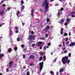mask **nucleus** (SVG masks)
Returning <instances> with one entry per match:
<instances>
[{"label": "nucleus", "instance_id": "1", "mask_svg": "<svg viewBox=\"0 0 75 75\" xmlns=\"http://www.w3.org/2000/svg\"><path fill=\"white\" fill-rule=\"evenodd\" d=\"M47 1L48 0H45L43 2V4H42V7H44L45 6V11H44V13H45V14H47V13L49 10L48 4H49V3L47 2Z\"/></svg>", "mask_w": 75, "mask_h": 75}, {"label": "nucleus", "instance_id": "2", "mask_svg": "<svg viewBox=\"0 0 75 75\" xmlns=\"http://www.w3.org/2000/svg\"><path fill=\"white\" fill-rule=\"evenodd\" d=\"M62 61L63 64H66V63L67 62L68 64L70 62V60H68V56H66L63 57L62 59Z\"/></svg>", "mask_w": 75, "mask_h": 75}, {"label": "nucleus", "instance_id": "3", "mask_svg": "<svg viewBox=\"0 0 75 75\" xmlns=\"http://www.w3.org/2000/svg\"><path fill=\"white\" fill-rule=\"evenodd\" d=\"M64 10V8H61V10H60L58 11V13L57 14V17H58V18H59L60 17V16H61V15L62 14V11Z\"/></svg>", "mask_w": 75, "mask_h": 75}, {"label": "nucleus", "instance_id": "4", "mask_svg": "<svg viewBox=\"0 0 75 75\" xmlns=\"http://www.w3.org/2000/svg\"><path fill=\"white\" fill-rule=\"evenodd\" d=\"M39 65L40 66V71L42 70V68H43V66H44V63L43 62H40L39 64Z\"/></svg>", "mask_w": 75, "mask_h": 75}, {"label": "nucleus", "instance_id": "5", "mask_svg": "<svg viewBox=\"0 0 75 75\" xmlns=\"http://www.w3.org/2000/svg\"><path fill=\"white\" fill-rule=\"evenodd\" d=\"M34 38H35V36L32 35H30L28 39L29 40V39L30 38V40H34Z\"/></svg>", "mask_w": 75, "mask_h": 75}, {"label": "nucleus", "instance_id": "6", "mask_svg": "<svg viewBox=\"0 0 75 75\" xmlns=\"http://www.w3.org/2000/svg\"><path fill=\"white\" fill-rule=\"evenodd\" d=\"M13 61H11L9 62V66L10 68H11L12 66H13Z\"/></svg>", "mask_w": 75, "mask_h": 75}, {"label": "nucleus", "instance_id": "7", "mask_svg": "<svg viewBox=\"0 0 75 75\" xmlns=\"http://www.w3.org/2000/svg\"><path fill=\"white\" fill-rule=\"evenodd\" d=\"M65 70V69H64V68L63 67H62L60 69L59 71V72L60 73H61V72H64V71Z\"/></svg>", "mask_w": 75, "mask_h": 75}, {"label": "nucleus", "instance_id": "8", "mask_svg": "<svg viewBox=\"0 0 75 75\" xmlns=\"http://www.w3.org/2000/svg\"><path fill=\"white\" fill-rule=\"evenodd\" d=\"M75 42H72L69 44L70 47H72V46L74 47V46H75Z\"/></svg>", "mask_w": 75, "mask_h": 75}, {"label": "nucleus", "instance_id": "9", "mask_svg": "<svg viewBox=\"0 0 75 75\" xmlns=\"http://www.w3.org/2000/svg\"><path fill=\"white\" fill-rule=\"evenodd\" d=\"M42 44V42H37V44H36V45H41Z\"/></svg>", "mask_w": 75, "mask_h": 75}, {"label": "nucleus", "instance_id": "10", "mask_svg": "<svg viewBox=\"0 0 75 75\" xmlns=\"http://www.w3.org/2000/svg\"><path fill=\"white\" fill-rule=\"evenodd\" d=\"M64 19H62L60 20L59 23H60L61 24H62L64 23Z\"/></svg>", "mask_w": 75, "mask_h": 75}, {"label": "nucleus", "instance_id": "11", "mask_svg": "<svg viewBox=\"0 0 75 75\" xmlns=\"http://www.w3.org/2000/svg\"><path fill=\"white\" fill-rule=\"evenodd\" d=\"M34 56H33L32 55H31L29 57V59H34V58L33 57H34Z\"/></svg>", "mask_w": 75, "mask_h": 75}, {"label": "nucleus", "instance_id": "12", "mask_svg": "<svg viewBox=\"0 0 75 75\" xmlns=\"http://www.w3.org/2000/svg\"><path fill=\"white\" fill-rule=\"evenodd\" d=\"M66 20H67V23L68 24H69V21H71V20L69 18H67L66 19Z\"/></svg>", "mask_w": 75, "mask_h": 75}, {"label": "nucleus", "instance_id": "13", "mask_svg": "<svg viewBox=\"0 0 75 75\" xmlns=\"http://www.w3.org/2000/svg\"><path fill=\"white\" fill-rule=\"evenodd\" d=\"M34 9H32V13L31 14V15L32 17H33V14H34Z\"/></svg>", "mask_w": 75, "mask_h": 75}, {"label": "nucleus", "instance_id": "14", "mask_svg": "<svg viewBox=\"0 0 75 75\" xmlns=\"http://www.w3.org/2000/svg\"><path fill=\"white\" fill-rule=\"evenodd\" d=\"M63 32H64V29H63V28H62L61 29V31L60 32L61 34H62V35L63 34Z\"/></svg>", "mask_w": 75, "mask_h": 75}, {"label": "nucleus", "instance_id": "15", "mask_svg": "<svg viewBox=\"0 0 75 75\" xmlns=\"http://www.w3.org/2000/svg\"><path fill=\"white\" fill-rule=\"evenodd\" d=\"M20 12L18 11L17 13V16L18 17H20Z\"/></svg>", "mask_w": 75, "mask_h": 75}, {"label": "nucleus", "instance_id": "16", "mask_svg": "<svg viewBox=\"0 0 75 75\" xmlns=\"http://www.w3.org/2000/svg\"><path fill=\"white\" fill-rule=\"evenodd\" d=\"M12 51V49L11 48H9L8 49V52H11Z\"/></svg>", "mask_w": 75, "mask_h": 75}, {"label": "nucleus", "instance_id": "17", "mask_svg": "<svg viewBox=\"0 0 75 75\" xmlns=\"http://www.w3.org/2000/svg\"><path fill=\"white\" fill-rule=\"evenodd\" d=\"M66 44L67 46L70 47V46L69 45V41H68Z\"/></svg>", "mask_w": 75, "mask_h": 75}, {"label": "nucleus", "instance_id": "18", "mask_svg": "<svg viewBox=\"0 0 75 75\" xmlns=\"http://www.w3.org/2000/svg\"><path fill=\"white\" fill-rule=\"evenodd\" d=\"M24 6H22L21 7V11H23V10H24Z\"/></svg>", "mask_w": 75, "mask_h": 75}, {"label": "nucleus", "instance_id": "19", "mask_svg": "<svg viewBox=\"0 0 75 75\" xmlns=\"http://www.w3.org/2000/svg\"><path fill=\"white\" fill-rule=\"evenodd\" d=\"M42 57H40L39 58V61H42Z\"/></svg>", "mask_w": 75, "mask_h": 75}, {"label": "nucleus", "instance_id": "20", "mask_svg": "<svg viewBox=\"0 0 75 75\" xmlns=\"http://www.w3.org/2000/svg\"><path fill=\"white\" fill-rule=\"evenodd\" d=\"M40 40H45V37H42L40 38Z\"/></svg>", "mask_w": 75, "mask_h": 75}, {"label": "nucleus", "instance_id": "21", "mask_svg": "<svg viewBox=\"0 0 75 75\" xmlns=\"http://www.w3.org/2000/svg\"><path fill=\"white\" fill-rule=\"evenodd\" d=\"M3 13H4V11L3 10L2 11H1L0 12V15H2V14H3Z\"/></svg>", "mask_w": 75, "mask_h": 75}, {"label": "nucleus", "instance_id": "22", "mask_svg": "<svg viewBox=\"0 0 75 75\" xmlns=\"http://www.w3.org/2000/svg\"><path fill=\"white\" fill-rule=\"evenodd\" d=\"M15 29L17 30H19V28H18L17 26L15 27Z\"/></svg>", "mask_w": 75, "mask_h": 75}, {"label": "nucleus", "instance_id": "23", "mask_svg": "<svg viewBox=\"0 0 75 75\" xmlns=\"http://www.w3.org/2000/svg\"><path fill=\"white\" fill-rule=\"evenodd\" d=\"M71 53H69L68 56L69 57H71Z\"/></svg>", "mask_w": 75, "mask_h": 75}, {"label": "nucleus", "instance_id": "24", "mask_svg": "<svg viewBox=\"0 0 75 75\" xmlns=\"http://www.w3.org/2000/svg\"><path fill=\"white\" fill-rule=\"evenodd\" d=\"M4 54H1L0 55V56L2 57H4Z\"/></svg>", "mask_w": 75, "mask_h": 75}, {"label": "nucleus", "instance_id": "25", "mask_svg": "<svg viewBox=\"0 0 75 75\" xmlns=\"http://www.w3.org/2000/svg\"><path fill=\"white\" fill-rule=\"evenodd\" d=\"M47 30H49V29H50V26H48L47 27Z\"/></svg>", "mask_w": 75, "mask_h": 75}, {"label": "nucleus", "instance_id": "26", "mask_svg": "<svg viewBox=\"0 0 75 75\" xmlns=\"http://www.w3.org/2000/svg\"><path fill=\"white\" fill-rule=\"evenodd\" d=\"M39 54H40V55H42V54H43V52H39Z\"/></svg>", "mask_w": 75, "mask_h": 75}, {"label": "nucleus", "instance_id": "27", "mask_svg": "<svg viewBox=\"0 0 75 75\" xmlns=\"http://www.w3.org/2000/svg\"><path fill=\"white\" fill-rule=\"evenodd\" d=\"M30 66H33V65H34V64L33 63H30Z\"/></svg>", "mask_w": 75, "mask_h": 75}, {"label": "nucleus", "instance_id": "28", "mask_svg": "<svg viewBox=\"0 0 75 75\" xmlns=\"http://www.w3.org/2000/svg\"><path fill=\"white\" fill-rule=\"evenodd\" d=\"M2 7H6V4H2Z\"/></svg>", "mask_w": 75, "mask_h": 75}, {"label": "nucleus", "instance_id": "29", "mask_svg": "<svg viewBox=\"0 0 75 75\" xmlns=\"http://www.w3.org/2000/svg\"><path fill=\"white\" fill-rule=\"evenodd\" d=\"M18 49L17 47H15V48H14V50H15V51H16V50H17Z\"/></svg>", "mask_w": 75, "mask_h": 75}, {"label": "nucleus", "instance_id": "30", "mask_svg": "<svg viewBox=\"0 0 75 75\" xmlns=\"http://www.w3.org/2000/svg\"><path fill=\"white\" fill-rule=\"evenodd\" d=\"M27 75H30V72L29 71H28L26 73Z\"/></svg>", "mask_w": 75, "mask_h": 75}, {"label": "nucleus", "instance_id": "31", "mask_svg": "<svg viewBox=\"0 0 75 75\" xmlns=\"http://www.w3.org/2000/svg\"><path fill=\"white\" fill-rule=\"evenodd\" d=\"M64 36H67V35H68V34L67 33H64Z\"/></svg>", "mask_w": 75, "mask_h": 75}, {"label": "nucleus", "instance_id": "32", "mask_svg": "<svg viewBox=\"0 0 75 75\" xmlns=\"http://www.w3.org/2000/svg\"><path fill=\"white\" fill-rule=\"evenodd\" d=\"M46 21L47 23H48L50 21V20H49V19L48 18H47L46 20Z\"/></svg>", "mask_w": 75, "mask_h": 75}, {"label": "nucleus", "instance_id": "33", "mask_svg": "<svg viewBox=\"0 0 75 75\" xmlns=\"http://www.w3.org/2000/svg\"><path fill=\"white\" fill-rule=\"evenodd\" d=\"M62 42H63V46L65 47V42H64V41H62Z\"/></svg>", "mask_w": 75, "mask_h": 75}, {"label": "nucleus", "instance_id": "34", "mask_svg": "<svg viewBox=\"0 0 75 75\" xmlns=\"http://www.w3.org/2000/svg\"><path fill=\"white\" fill-rule=\"evenodd\" d=\"M50 45H51V43L50 42H49L47 43L48 46H50Z\"/></svg>", "mask_w": 75, "mask_h": 75}, {"label": "nucleus", "instance_id": "35", "mask_svg": "<svg viewBox=\"0 0 75 75\" xmlns=\"http://www.w3.org/2000/svg\"><path fill=\"white\" fill-rule=\"evenodd\" d=\"M50 73L52 75V74H54V72L52 71H50Z\"/></svg>", "mask_w": 75, "mask_h": 75}, {"label": "nucleus", "instance_id": "36", "mask_svg": "<svg viewBox=\"0 0 75 75\" xmlns=\"http://www.w3.org/2000/svg\"><path fill=\"white\" fill-rule=\"evenodd\" d=\"M67 52L68 51H67V50H65L64 51V54H66V53H67Z\"/></svg>", "mask_w": 75, "mask_h": 75}, {"label": "nucleus", "instance_id": "37", "mask_svg": "<svg viewBox=\"0 0 75 75\" xmlns=\"http://www.w3.org/2000/svg\"><path fill=\"white\" fill-rule=\"evenodd\" d=\"M68 23H65L64 25H68Z\"/></svg>", "mask_w": 75, "mask_h": 75}, {"label": "nucleus", "instance_id": "38", "mask_svg": "<svg viewBox=\"0 0 75 75\" xmlns=\"http://www.w3.org/2000/svg\"><path fill=\"white\" fill-rule=\"evenodd\" d=\"M48 34H46L45 36V37L46 38L48 37Z\"/></svg>", "mask_w": 75, "mask_h": 75}, {"label": "nucleus", "instance_id": "39", "mask_svg": "<svg viewBox=\"0 0 75 75\" xmlns=\"http://www.w3.org/2000/svg\"><path fill=\"white\" fill-rule=\"evenodd\" d=\"M43 59H46V57H45V55L43 56Z\"/></svg>", "mask_w": 75, "mask_h": 75}, {"label": "nucleus", "instance_id": "40", "mask_svg": "<svg viewBox=\"0 0 75 75\" xmlns=\"http://www.w3.org/2000/svg\"><path fill=\"white\" fill-rule=\"evenodd\" d=\"M48 29L47 28L45 29V32H48Z\"/></svg>", "mask_w": 75, "mask_h": 75}, {"label": "nucleus", "instance_id": "41", "mask_svg": "<svg viewBox=\"0 0 75 75\" xmlns=\"http://www.w3.org/2000/svg\"><path fill=\"white\" fill-rule=\"evenodd\" d=\"M68 40V38H66L65 39V41H67Z\"/></svg>", "mask_w": 75, "mask_h": 75}, {"label": "nucleus", "instance_id": "42", "mask_svg": "<svg viewBox=\"0 0 75 75\" xmlns=\"http://www.w3.org/2000/svg\"><path fill=\"white\" fill-rule=\"evenodd\" d=\"M47 48L46 46H45L44 47V49L45 50H47V48Z\"/></svg>", "mask_w": 75, "mask_h": 75}, {"label": "nucleus", "instance_id": "43", "mask_svg": "<svg viewBox=\"0 0 75 75\" xmlns=\"http://www.w3.org/2000/svg\"><path fill=\"white\" fill-rule=\"evenodd\" d=\"M21 47L22 48H24V45H21Z\"/></svg>", "mask_w": 75, "mask_h": 75}, {"label": "nucleus", "instance_id": "44", "mask_svg": "<svg viewBox=\"0 0 75 75\" xmlns=\"http://www.w3.org/2000/svg\"><path fill=\"white\" fill-rule=\"evenodd\" d=\"M8 68H7L6 69V72H8Z\"/></svg>", "mask_w": 75, "mask_h": 75}, {"label": "nucleus", "instance_id": "45", "mask_svg": "<svg viewBox=\"0 0 75 75\" xmlns=\"http://www.w3.org/2000/svg\"><path fill=\"white\" fill-rule=\"evenodd\" d=\"M22 55L23 56V58H25V54H23Z\"/></svg>", "mask_w": 75, "mask_h": 75}, {"label": "nucleus", "instance_id": "46", "mask_svg": "<svg viewBox=\"0 0 75 75\" xmlns=\"http://www.w3.org/2000/svg\"><path fill=\"white\" fill-rule=\"evenodd\" d=\"M10 10V8H8L7 9V11H9Z\"/></svg>", "mask_w": 75, "mask_h": 75}, {"label": "nucleus", "instance_id": "47", "mask_svg": "<svg viewBox=\"0 0 75 75\" xmlns=\"http://www.w3.org/2000/svg\"><path fill=\"white\" fill-rule=\"evenodd\" d=\"M40 11H42L43 12V11H43V10H42V9H40Z\"/></svg>", "mask_w": 75, "mask_h": 75}, {"label": "nucleus", "instance_id": "48", "mask_svg": "<svg viewBox=\"0 0 75 75\" xmlns=\"http://www.w3.org/2000/svg\"><path fill=\"white\" fill-rule=\"evenodd\" d=\"M21 3L22 4H24V1H21Z\"/></svg>", "mask_w": 75, "mask_h": 75}, {"label": "nucleus", "instance_id": "49", "mask_svg": "<svg viewBox=\"0 0 75 75\" xmlns=\"http://www.w3.org/2000/svg\"><path fill=\"white\" fill-rule=\"evenodd\" d=\"M40 50H41L42 48V46H41L40 47Z\"/></svg>", "mask_w": 75, "mask_h": 75}, {"label": "nucleus", "instance_id": "50", "mask_svg": "<svg viewBox=\"0 0 75 75\" xmlns=\"http://www.w3.org/2000/svg\"><path fill=\"white\" fill-rule=\"evenodd\" d=\"M56 59H57V58H56V59L53 60L54 62H56Z\"/></svg>", "mask_w": 75, "mask_h": 75}, {"label": "nucleus", "instance_id": "51", "mask_svg": "<svg viewBox=\"0 0 75 75\" xmlns=\"http://www.w3.org/2000/svg\"><path fill=\"white\" fill-rule=\"evenodd\" d=\"M34 32L33 31H32L31 32V34H34Z\"/></svg>", "mask_w": 75, "mask_h": 75}, {"label": "nucleus", "instance_id": "52", "mask_svg": "<svg viewBox=\"0 0 75 75\" xmlns=\"http://www.w3.org/2000/svg\"><path fill=\"white\" fill-rule=\"evenodd\" d=\"M17 40L18 41H20V38H17Z\"/></svg>", "mask_w": 75, "mask_h": 75}, {"label": "nucleus", "instance_id": "53", "mask_svg": "<svg viewBox=\"0 0 75 75\" xmlns=\"http://www.w3.org/2000/svg\"><path fill=\"white\" fill-rule=\"evenodd\" d=\"M21 22H22V23L23 25H24V24H25V23H23V21H22Z\"/></svg>", "mask_w": 75, "mask_h": 75}, {"label": "nucleus", "instance_id": "54", "mask_svg": "<svg viewBox=\"0 0 75 75\" xmlns=\"http://www.w3.org/2000/svg\"><path fill=\"white\" fill-rule=\"evenodd\" d=\"M4 2V1H2L1 2L0 4H2V3H3Z\"/></svg>", "mask_w": 75, "mask_h": 75}, {"label": "nucleus", "instance_id": "55", "mask_svg": "<svg viewBox=\"0 0 75 75\" xmlns=\"http://www.w3.org/2000/svg\"><path fill=\"white\" fill-rule=\"evenodd\" d=\"M15 32H16V33H18V31L16 30L15 31Z\"/></svg>", "mask_w": 75, "mask_h": 75}, {"label": "nucleus", "instance_id": "56", "mask_svg": "<svg viewBox=\"0 0 75 75\" xmlns=\"http://www.w3.org/2000/svg\"><path fill=\"white\" fill-rule=\"evenodd\" d=\"M24 51H27V49L26 48L25 49H24Z\"/></svg>", "mask_w": 75, "mask_h": 75}, {"label": "nucleus", "instance_id": "57", "mask_svg": "<svg viewBox=\"0 0 75 75\" xmlns=\"http://www.w3.org/2000/svg\"><path fill=\"white\" fill-rule=\"evenodd\" d=\"M32 47H35V44H33L32 45Z\"/></svg>", "mask_w": 75, "mask_h": 75}, {"label": "nucleus", "instance_id": "58", "mask_svg": "<svg viewBox=\"0 0 75 75\" xmlns=\"http://www.w3.org/2000/svg\"><path fill=\"white\" fill-rule=\"evenodd\" d=\"M71 35V32L69 33V36H70V35Z\"/></svg>", "mask_w": 75, "mask_h": 75}, {"label": "nucleus", "instance_id": "59", "mask_svg": "<svg viewBox=\"0 0 75 75\" xmlns=\"http://www.w3.org/2000/svg\"><path fill=\"white\" fill-rule=\"evenodd\" d=\"M65 49H66V48L65 47H64V48H63V50H65Z\"/></svg>", "mask_w": 75, "mask_h": 75}, {"label": "nucleus", "instance_id": "60", "mask_svg": "<svg viewBox=\"0 0 75 75\" xmlns=\"http://www.w3.org/2000/svg\"><path fill=\"white\" fill-rule=\"evenodd\" d=\"M65 75H69V74H68V73H65Z\"/></svg>", "mask_w": 75, "mask_h": 75}, {"label": "nucleus", "instance_id": "61", "mask_svg": "<svg viewBox=\"0 0 75 75\" xmlns=\"http://www.w3.org/2000/svg\"><path fill=\"white\" fill-rule=\"evenodd\" d=\"M59 65L61 64V62H59Z\"/></svg>", "mask_w": 75, "mask_h": 75}, {"label": "nucleus", "instance_id": "62", "mask_svg": "<svg viewBox=\"0 0 75 75\" xmlns=\"http://www.w3.org/2000/svg\"><path fill=\"white\" fill-rule=\"evenodd\" d=\"M54 0H51L50 2H52V1H54Z\"/></svg>", "mask_w": 75, "mask_h": 75}, {"label": "nucleus", "instance_id": "63", "mask_svg": "<svg viewBox=\"0 0 75 75\" xmlns=\"http://www.w3.org/2000/svg\"><path fill=\"white\" fill-rule=\"evenodd\" d=\"M58 74H59L58 72H57V75H58Z\"/></svg>", "mask_w": 75, "mask_h": 75}, {"label": "nucleus", "instance_id": "64", "mask_svg": "<svg viewBox=\"0 0 75 75\" xmlns=\"http://www.w3.org/2000/svg\"><path fill=\"white\" fill-rule=\"evenodd\" d=\"M23 68L25 69V68H26V67H25V66H24Z\"/></svg>", "mask_w": 75, "mask_h": 75}]
</instances>
